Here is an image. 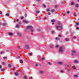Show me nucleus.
Returning a JSON list of instances; mask_svg holds the SVG:
<instances>
[{
    "mask_svg": "<svg viewBox=\"0 0 79 79\" xmlns=\"http://www.w3.org/2000/svg\"><path fill=\"white\" fill-rule=\"evenodd\" d=\"M9 34L10 35H13V33H11V32H10L9 33Z\"/></svg>",
    "mask_w": 79,
    "mask_h": 79,
    "instance_id": "9b49d317",
    "label": "nucleus"
},
{
    "mask_svg": "<svg viewBox=\"0 0 79 79\" xmlns=\"http://www.w3.org/2000/svg\"><path fill=\"white\" fill-rule=\"evenodd\" d=\"M23 23H25L26 24H27L28 23H29V22L28 21H27L26 20H24L23 21Z\"/></svg>",
    "mask_w": 79,
    "mask_h": 79,
    "instance_id": "39448f33",
    "label": "nucleus"
},
{
    "mask_svg": "<svg viewBox=\"0 0 79 79\" xmlns=\"http://www.w3.org/2000/svg\"><path fill=\"white\" fill-rule=\"evenodd\" d=\"M61 73H63V71L62 70L61 71Z\"/></svg>",
    "mask_w": 79,
    "mask_h": 79,
    "instance_id": "0e129e2a",
    "label": "nucleus"
},
{
    "mask_svg": "<svg viewBox=\"0 0 79 79\" xmlns=\"http://www.w3.org/2000/svg\"><path fill=\"white\" fill-rule=\"evenodd\" d=\"M50 11V9H47V11Z\"/></svg>",
    "mask_w": 79,
    "mask_h": 79,
    "instance_id": "c9c22d12",
    "label": "nucleus"
},
{
    "mask_svg": "<svg viewBox=\"0 0 79 79\" xmlns=\"http://www.w3.org/2000/svg\"><path fill=\"white\" fill-rule=\"evenodd\" d=\"M48 15H51V13H50V12H48Z\"/></svg>",
    "mask_w": 79,
    "mask_h": 79,
    "instance_id": "a878e982",
    "label": "nucleus"
},
{
    "mask_svg": "<svg viewBox=\"0 0 79 79\" xmlns=\"http://www.w3.org/2000/svg\"><path fill=\"white\" fill-rule=\"evenodd\" d=\"M19 49H20V47H18Z\"/></svg>",
    "mask_w": 79,
    "mask_h": 79,
    "instance_id": "680f3d73",
    "label": "nucleus"
},
{
    "mask_svg": "<svg viewBox=\"0 0 79 79\" xmlns=\"http://www.w3.org/2000/svg\"><path fill=\"white\" fill-rule=\"evenodd\" d=\"M62 3V4H64V2H63Z\"/></svg>",
    "mask_w": 79,
    "mask_h": 79,
    "instance_id": "338daca9",
    "label": "nucleus"
},
{
    "mask_svg": "<svg viewBox=\"0 0 79 79\" xmlns=\"http://www.w3.org/2000/svg\"><path fill=\"white\" fill-rule=\"evenodd\" d=\"M2 64L3 65H5V64H6V63L5 62H2Z\"/></svg>",
    "mask_w": 79,
    "mask_h": 79,
    "instance_id": "bb28decb",
    "label": "nucleus"
},
{
    "mask_svg": "<svg viewBox=\"0 0 79 79\" xmlns=\"http://www.w3.org/2000/svg\"><path fill=\"white\" fill-rule=\"evenodd\" d=\"M74 63H78V61L77 60H75L74 61Z\"/></svg>",
    "mask_w": 79,
    "mask_h": 79,
    "instance_id": "f8f14e48",
    "label": "nucleus"
},
{
    "mask_svg": "<svg viewBox=\"0 0 79 79\" xmlns=\"http://www.w3.org/2000/svg\"><path fill=\"white\" fill-rule=\"evenodd\" d=\"M29 79H32V77H30Z\"/></svg>",
    "mask_w": 79,
    "mask_h": 79,
    "instance_id": "09e8293b",
    "label": "nucleus"
},
{
    "mask_svg": "<svg viewBox=\"0 0 79 79\" xmlns=\"http://www.w3.org/2000/svg\"><path fill=\"white\" fill-rule=\"evenodd\" d=\"M40 0H36V1L37 2H39L40 1Z\"/></svg>",
    "mask_w": 79,
    "mask_h": 79,
    "instance_id": "37998d69",
    "label": "nucleus"
},
{
    "mask_svg": "<svg viewBox=\"0 0 79 79\" xmlns=\"http://www.w3.org/2000/svg\"><path fill=\"white\" fill-rule=\"evenodd\" d=\"M36 66H38V64H36Z\"/></svg>",
    "mask_w": 79,
    "mask_h": 79,
    "instance_id": "e2e57ef3",
    "label": "nucleus"
},
{
    "mask_svg": "<svg viewBox=\"0 0 79 79\" xmlns=\"http://www.w3.org/2000/svg\"><path fill=\"white\" fill-rule=\"evenodd\" d=\"M54 11H55V10L54 9H52L51 10V12L52 13H53V12H54Z\"/></svg>",
    "mask_w": 79,
    "mask_h": 79,
    "instance_id": "4468645a",
    "label": "nucleus"
},
{
    "mask_svg": "<svg viewBox=\"0 0 79 79\" xmlns=\"http://www.w3.org/2000/svg\"><path fill=\"white\" fill-rule=\"evenodd\" d=\"M19 23L21 24V22H19Z\"/></svg>",
    "mask_w": 79,
    "mask_h": 79,
    "instance_id": "3c124183",
    "label": "nucleus"
},
{
    "mask_svg": "<svg viewBox=\"0 0 79 79\" xmlns=\"http://www.w3.org/2000/svg\"><path fill=\"white\" fill-rule=\"evenodd\" d=\"M20 63H23V60H20Z\"/></svg>",
    "mask_w": 79,
    "mask_h": 79,
    "instance_id": "a211bd4d",
    "label": "nucleus"
},
{
    "mask_svg": "<svg viewBox=\"0 0 79 79\" xmlns=\"http://www.w3.org/2000/svg\"><path fill=\"white\" fill-rule=\"evenodd\" d=\"M19 21V20L18 19H17V20L16 21L17 22H18Z\"/></svg>",
    "mask_w": 79,
    "mask_h": 79,
    "instance_id": "603ef678",
    "label": "nucleus"
},
{
    "mask_svg": "<svg viewBox=\"0 0 79 79\" xmlns=\"http://www.w3.org/2000/svg\"><path fill=\"white\" fill-rule=\"evenodd\" d=\"M29 55H30V56H31L32 55V53H29Z\"/></svg>",
    "mask_w": 79,
    "mask_h": 79,
    "instance_id": "ea45409f",
    "label": "nucleus"
},
{
    "mask_svg": "<svg viewBox=\"0 0 79 79\" xmlns=\"http://www.w3.org/2000/svg\"><path fill=\"white\" fill-rule=\"evenodd\" d=\"M14 74L15 76H18L19 75V73H18V72H14Z\"/></svg>",
    "mask_w": 79,
    "mask_h": 79,
    "instance_id": "6e6552de",
    "label": "nucleus"
},
{
    "mask_svg": "<svg viewBox=\"0 0 79 79\" xmlns=\"http://www.w3.org/2000/svg\"><path fill=\"white\" fill-rule=\"evenodd\" d=\"M56 29H62V27L61 26H57L56 27Z\"/></svg>",
    "mask_w": 79,
    "mask_h": 79,
    "instance_id": "20e7f679",
    "label": "nucleus"
},
{
    "mask_svg": "<svg viewBox=\"0 0 79 79\" xmlns=\"http://www.w3.org/2000/svg\"><path fill=\"white\" fill-rule=\"evenodd\" d=\"M49 64H50V65H52V63L50 62L49 63Z\"/></svg>",
    "mask_w": 79,
    "mask_h": 79,
    "instance_id": "79ce46f5",
    "label": "nucleus"
},
{
    "mask_svg": "<svg viewBox=\"0 0 79 79\" xmlns=\"http://www.w3.org/2000/svg\"><path fill=\"white\" fill-rule=\"evenodd\" d=\"M76 29H79V28L78 27H77Z\"/></svg>",
    "mask_w": 79,
    "mask_h": 79,
    "instance_id": "a18cd8bd",
    "label": "nucleus"
},
{
    "mask_svg": "<svg viewBox=\"0 0 79 79\" xmlns=\"http://www.w3.org/2000/svg\"><path fill=\"white\" fill-rule=\"evenodd\" d=\"M59 51L60 52H61V53L63 52V47H60L59 49Z\"/></svg>",
    "mask_w": 79,
    "mask_h": 79,
    "instance_id": "f03ea898",
    "label": "nucleus"
},
{
    "mask_svg": "<svg viewBox=\"0 0 79 79\" xmlns=\"http://www.w3.org/2000/svg\"><path fill=\"white\" fill-rule=\"evenodd\" d=\"M57 63L59 65H63V63L61 62H58Z\"/></svg>",
    "mask_w": 79,
    "mask_h": 79,
    "instance_id": "423d86ee",
    "label": "nucleus"
},
{
    "mask_svg": "<svg viewBox=\"0 0 79 79\" xmlns=\"http://www.w3.org/2000/svg\"><path fill=\"white\" fill-rule=\"evenodd\" d=\"M24 17H22L21 18V19H24Z\"/></svg>",
    "mask_w": 79,
    "mask_h": 79,
    "instance_id": "cd10ccee",
    "label": "nucleus"
},
{
    "mask_svg": "<svg viewBox=\"0 0 79 79\" xmlns=\"http://www.w3.org/2000/svg\"><path fill=\"white\" fill-rule=\"evenodd\" d=\"M43 6L44 7V8H46V6L45 5H43Z\"/></svg>",
    "mask_w": 79,
    "mask_h": 79,
    "instance_id": "58836bf2",
    "label": "nucleus"
},
{
    "mask_svg": "<svg viewBox=\"0 0 79 79\" xmlns=\"http://www.w3.org/2000/svg\"><path fill=\"white\" fill-rule=\"evenodd\" d=\"M0 53L1 54H2V53H4V51H2V52H0Z\"/></svg>",
    "mask_w": 79,
    "mask_h": 79,
    "instance_id": "7c9ffc66",
    "label": "nucleus"
},
{
    "mask_svg": "<svg viewBox=\"0 0 79 79\" xmlns=\"http://www.w3.org/2000/svg\"><path fill=\"white\" fill-rule=\"evenodd\" d=\"M17 34H18V35L19 36V37H21V33H18Z\"/></svg>",
    "mask_w": 79,
    "mask_h": 79,
    "instance_id": "1a4fd4ad",
    "label": "nucleus"
},
{
    "mask_svg": "<svg viewBox=\"0 0 79 79\" xmlns=\"http://www.w3.org/2000/svg\"><path fill=\"white\" fill-rule=\"evenodd\" d=\"M27 29H31V32H33L34 31V30L33 29V27L31 26H29L26 27Z\"/></svg>",
    "mask_w": 79,
    "mask_h": 79,
    "instance_id": "f257e3e1",
    "label": "nucleus"
},
{
    "mask_svg": "<svg viewBox=\"0 0 79 79\" xmlns=\"http://www.w3.org/2000/svg\"><path fill=\"white\" fill-rule=\"evenodd\" d=\"M59 37H61V35H59Z\"/></svg>",
    "mask_w": 79,
    "mask_h": 79,
    "instance_id": "f704fd0d",
    "label": "nucleus"
},
{
    "mask_svg": "<svg viewBox=\"0 0 79 79\" xmlns=\"http://www.w3.org/2000/svg\"><path fill=\"white\" fill-rule=\"evenodd\" d=\"M44 59H45V58H41V60H44Z\"/></svg>",
    "mask_w": 79,
    "mask_h": 79,
    "instance_id": "4c0bfd02",
    "label": "nucleus"
},
{
    "mask_svg": "<svg viewBox=\"0 0 79 79\" xmlns=\"http://www.w3.org/2000/svg\"><path fill=\"white\" fill-rule=\"evenodd\" d=\"M30 46L29 45H27L25 46V47L26 48H27V49H29Z\"/></svg>",
    "mask_w": 79,
    "mask_h": 79,
    "instance_id": "0eeeda50",
    "label": "nucleus"
},
{
    "mask_svg": "<svg viewBox=\"0 0 79 79\" xmlns=\"http://www.w3.org/2000/svg\"><path fill=\"white\" fill-rule=\"evenodd\" d=\"M0 14H2V12L0 11Z\"/></svg>",
    "mask_w": 79,
    "mask_h": 79,
    "instance_id": "49530a36",
    "label": "nucleus"
},
{
    "mask_svg": "<svg viewBox=\"0 0 79 79\" xmlns=\"http://www.w3.org/2000/svg\"><path fill=\"white\" fill-rule=\"evenodd\" d=\"M72 55H74V53H72Z\"/></svg>",
    "mask_w": 79,
    "mask_h": 79,
    "instance_id": "69168bd1",
    "label": "nucleus"
},
{
    "mask_svg": "<svg viewBox=\"0 0 79 79\" xmlns=\"http://www.w3.org/2000/svg\"><path fill=\"white\" fill-rule=\"evenodd\" d=\"M6 23H3V26H6Z\"/></svg>",
    "mask_w": 79,
    "mask_h": 79,
    "instance_id": "9d476101",
    "label": "nucleus"
},
{
    "mask_svg": "<svg viewBox=\"0 0 79 79\" xmlns=\"http://www.w3.org/2000/svg\"><path fill=\"white\" fill-rule=\"evenodd\" d=\"M24 78H25V79H27V77L26 76H24Z\"/></svg>",
    "mask_w": 79,
    "mask_h": 79,
    "instance_id": "72a5a7b5",
    "label": "nucleus"
},
{
    "mask_svg": "<svg viewBox=\"0 0 79 79\" xmlns=\"http://www.w3.org/2000/svg\"><path fill=\"white\" fill-rule=\"evenodd\" d=\"M39 13H40V11H37L36 12V13L37 14H39Z\"/></svg>",
    "mask_w": 79,
    "mask_h": 79,
    "instance_id": "4be33fe9",
    "label": "nucleus"
},
{
    "mask_svg": "<svg viewBox=\"0 0 79 79\" xmlns=\"http://www.w3.org/2000/svg\"><path fill=\"white\" fill-rule=\"evenodd\" d=\"M25 16H26V17L27 16V14H25Z\"/></svg>",
    "mask_w": 79,
    "mask_h": 79,
    "instance_id": "864d4df0",
    "label": "nucleus"
},
{
    "mask_svg": "<svg viewBox=\"0 0 79 79\" xmlns=\"http://www.w3.org/2000/svg\"><path fill=\"white\" fill-rule=\"evenodd\" d=\"M56 39H58V40H59V38H56Z\"/></svg>",
    "mask_w": 79,
    "mask_h": 79,
    "instance_id": "6e6d98bb",
    "label": "nucleus"
},
{
    "mask_svg": "<svg viewBox=\"0 0 79 79\" xmlns=\"http://www.w3.org/2000/svg\"><path fill=\"white\" fill-rule=\"evenodd\" d=\"M3 58L4 59H6V57H4Z\"/></svg>",
    "mask_w": 79,
    "mask_h": 79,
    "instance_id": "de8ad7c7",
    "label": "nucleus"
},
{
    "mask_svg": "<svg viewBox=\"0 0 79 79\" xmlns=\"http://www.w3.org/2000/svg\"><path fill=\"white\" fill-rule=\"evenodd\" d=\"M71 68L72 69H73L74 70H76V69L77 68L74 65L71 66Z\"/></svg>",
    "mask_w": 79,
    "mask_h": 79,
    "instance_id": "7ed1b4c3",
    "label": "nucleus"
},
{
    "mask_svg": "<svg viewBox=\"0 0 79 79\" xmlns=\"http://www.w3.org/2000/svg\"><path fill=\"white\" fill-rule=\"evenodd\" d=\"M58 5H55V8H57V7H58Z\"/></svg>",
    "mask_w": 79,
    "mask_h": 79,
    "instance_id": "412c9836",
    "label": "nucleus"
},
{
    "mask_svg": "<svg viewBox=\"0 0 79 79\" xmlns=\"http://www.w3.org/2000/svg\"><path fill=\"white\" fill-rule=\"evenodd\" d=\"M70 12L69 11H68L67 12V14H69V13Z\"/></svg>",
    "mask_w": 79,
    "mask_h": 79,
    "instance_id": "a19ab883",
    "label": "nucleus"
},
{
    "mask_svg": "<svg viewBox=\"0 0 79 79\" xmlns=\"http://www.w3.org/2000/svg\"><path fill=\"white\" fill-rule=\"evenodd\" d=\"M76 24L77 25H79V23L78 22H77L76 23Z\"/></svg>",
    "mask_w": 79,
    "mask_h": 79,
    "instance_id": "473e14b6",
    "label": "nucleus"
},
{
    "mask_svg": "<svg viewBox=\"0 0 79 79\" xmlns=\"http://www.w3.org/2000/svg\"><path fill=\"white\" fill-rule=\"evenodd\" d=\"M72 53H76V51L75 50H72Z\"/></svg>",
    "mask_w": 79,
    "mask_h": 79,
    "instance_id": "2eb2a0df",
    "label": "nucleus"
},
{
    "mask_svg": "<svg viewBox=\"0 0 79 79\" xmlns=\"http://www.w3.org/2000/svg\"><path fill=\"white\" fill-rule=\"evenodd\" d=\"M4 70H5V69H2L1 70V71H4Z\"/></svg>",
    "mask_w": 79,
    "mask_h": 79,
    "instance_id": "2f4dec72",
    "label": "nucleus"
},
{
    "mask_svg": "<svg viewBox=\"0 0 79 79\" xmlns=\"http://www.w3.org/2000/svg\"><path fill=\"white\" fill-rule=\"evenodd\" d=\"M73 38H74V39H76V37L75 36H74L73 37Z\"/></svg>",
    "mask_w": 79,
    "mask_h": 79,
    "instance_id": "c03bdc74",
    "label": "nucleus"
},
{
    "mask_svg": "<svg viewBox=\"0 0 79 79\" xmlns=\"http://www.w3.org/2000/svg\"><path fill=\"white\" fill-rule=\"evenodd\" d=\"M52 24H53V25L54 24V23H53V22L52 23Z\"/></svg>",
    "mask_w": 79,
    "mask_h": 79,
    "instance_id": "bf43d9fd",
    "label": "nucleus"
},
{
    "mask_svg": "<svg viewBox=\"0 0 79 79\" xmlns=\"http://www.w3.org/2000/svg\"><path fill=\"white\" fill-rule=\"evenodd\" d=\"M19 26L18 25H17L16 26V27H18Z\"/></svg>",
    "mask_w": 79,
    "mask_h": 79,
    "instance_id": "e433bc0d",
    "label": "nucleus"
},
{
    "mask_svg": "<svg viewBox=\"0 0 79 79\" xmlns=\"http://www.w3.org/2000/svg\"><path fill=\"white\" fill-rule=\"evenodd\" d=\"M2 68V66L0 65V69Z\"/></svg>",
    "mask_w": 79,
    "mask_h": 79,
    "instance_id": "13d9d810",
    "label": "nucleus"
},
{
    "mask_svg": "<svg viewBox=\"0 0 79 79\" xmlns=\"http://www.w3.org/2000/svg\"><path fill=\"white\" fill-rule=\"evenodd\" d=\"M51 21L52 22H53L54 23H55V20L54 19H52L51 20Z\"/></svg>",
    "mask_w": 79,
    "mask_h": 79,
    "instance_id": "f3484780",
    "label": "nucleus"
},
{
    "mask_svg": "<svg viewBox=\"0 0 79 79\" xmlns=\"http://www.w3.org/2000/svg\"><path fill=\"white\" fill-rule=\"evenodd\" d=\"M54 33H55V31H52V34H54Z\"/></svg>",
    "mask_w": 79,
    "mask_h": 79,
    "instance_id": "c85d7f7f",
    "label": "nucleus"
},
{
    "mask_svg": "<svg viewBox=\"0 0 79 79\" xmlns=\"http://www.w3.org/2000/svg\"><path fill=\"white\" fill-rule=\"evenodd\" d=\"M6 16H10V15H9V14L7 13V14H6Z\"/></svg>",
    "mask_w": 79,
    "mask_h": 79,
    "instance_id": "6ab92c4d",
    "label": "nucleus"
},
{
    "mask_svg": "<svg viewBox=\"0 0 79 79\" xmlns=\"http://www.w3.org/2000/svg\"><path fill=\"white\" fill-rule=\"evenodd\" d=\"M13 70L14 71L15 70V67H13Z\"/></svg>",
    "mask_w": 79,
    "mask_h": 79,
    "instance_id": "5fc2aeb1",
    "label": "nucleus"
},
{
    "mask_svg": "<svg viewBox=\"0 0 79 79\" xmlns=\"http://www.w3.org/2000/svg\"><path fill=\"white\" fill-rule=\"evenodd\" d=\"M58 47H59V46L58 45H56L55 46V47L56 48H58Z\"/></svg>",
    "mask_w": 79,
    "mask_h": 79,
    "instance_id": "c756f323",
    "label": "nucleus"
},
{
    "mask_svg": "<svg viewBox=\"0 0 79 79\" xmlns=\"http://www.w3.org/2000/svg\"><path fill=\"white\" fill-rule=\"evenodd\" d=\"M6 51L7 52H9V50H6Z\"/></svg>",
    "mask_w": 79,
    "mask_h": 79,
    "instance_id": "8fccbe9b",
    "label": "nucleus"
},
{
    "mask_svg": "<svg viewBox=\"0 0 79 79\" xmlns=\"http://www.w3.org/2000/svg\"><path fill=\"white\" fill-rule=\"evenodd\" d=\"M74 5V2H71V5L73 6Z\"/></svg>",
    "mask_w": 79,
    "mask_h": 79,
    "instance_id": "dca6fc26",
    "label": "nucleus"
},
{
    "mask_svg": "<svg viewBox=\"0 0 79 79\" xmlns=\"http://www.w3.org/2000/svg\"><path fill=\"white\" fill-rule=\"evenodd\" d=\"M76 7L77 8V7H78V4H77L76 5Z\"/></svg>",
    "mask_w": 79,
    "mask_h": 79,
    "instance_id": "b1692460",
    "label": "nucleus"
},
{
    "mask_svg": "<svg viewBox=\"0 0 79 79\" xmlns=\"http://www.w3.org/2000/svg\"><path fill=\"white\" fill-rule=\"evenodd\" d=\"M74 77H78V76L77 75H75L74 76Z\"/></svg>",
    "mask_w": 79,
    "mask_h": 79,
    "instance_id": "ddd939ff",
    "label": "nucleus"
},
{
    "mask_svg": "<svg viewBox=\"0 0 79 79\" xmlns=\"http://www.w3.org/2000/svg\"><path fill=\"white\" fill-rule=\"evenodd\" d=\"M8 66L9 68H11V65L10 64H9L8 65Z\"/></svg>",
    "mask_w": 79,
    "mask_h": 79,
    "instance_id": "aec40b11",
    "label": "nucleus"
},
{
    "mask_svg": "<svg viewBox=\"0 0 79 79\" xmlns=\"http://www.w3.org/2000/svg\"><path fill=\"white\" fill-rule=\"evenodd\" d=\"M44 73L43 71H40V73L41 74H42V73Z\"/></svg>",
    "mask_w": 79,
    "mask_h": 79,
    "instance_id": "5701e85b",
    "label": "nucleus"
},
{
    "mask_svg": "<svg viewBox=\"0 0 79 79\" xmlns=\"http://www.w3.org/2000/svg\"><path fill=\"white\" fill-rule=\"evenodd\" d=\"M18 58H20V56H18Z\"/></svg>",
    "mask_w": 79,
    "mask_h": 79,
    "instance_id": "4d7b16f0",
    "label": "nucleus"
},
{
    "mask_svg": "<svg viewBox=\"0 0 79 79\" xmlns=\"http://www.w3.org/2000/svg\"><path fill=\"white\" fill-rule=\"evenodd\" d=\"M65 40L66 41H68L69 40V39H68V38H66L65 39Z\"/></svg>",
    "mask_w": 79,
    "mask_h": 79,
    "instance_id": "393cba45",
    "label": "nucleus"
},
{
    "mask_svg": "<svg viewBox=\"0 0 79 79\" xmlns=\"http://www.w3.org/2000/svg\"><path fill=\"white\" fill-rule=\"evenodd\" d=\"M58 24H60V22L58 23Z\"/></svg>",
    "mask_w": 79,
    "mask_h": 79,
    "instance_id": "052dcab7",
    "label": "nucleus"
},
{
    "mask_svg": "<svg viewBox=\"0 0 79 79\" xmlns=\"http://www.w3.org/2000/svg\"><path fill=\"white\" fill-rule=\"evenodd\" d=\"M78 2H79V0H78Z\"/></svg>",
    "mask_w": 79,
    "mask_h": 79,
    "instance_id": "774afa93",
    "label": "nucleus"
}]
</instances>
